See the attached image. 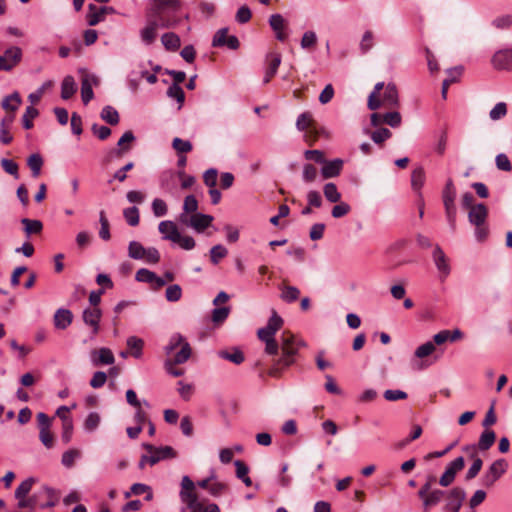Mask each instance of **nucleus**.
Listing matches in <instances>:
<instances>
[{
    "label": "nucleus",
    "instance_id": "1",
    "mask_svg": "<svg viewBox=\"0 0 512 512\" xmlns=\"http://www.w3.org/2000/svg\"><path fill=\"white\" fill-rule=\"evenodd\" d=\"M281 351V356L274 361L268 370V375L274 378L280 377L282 371L295 362L298 347L295 344L294 336L289 332H283L282 334Z\"/></svg>",
    "mask_w": 512,
    "mask_h": 512
},
{
    "label": "nucleus",
    "instance_id": "2",
    "mask_svg": "<svg viewBox=\"0 0 512 512\" xmlns=\"http://www.w3.org/2000/svg\"><path fill=\"white\" fill-rule=\"evenodd\" d=\"M164 12L156 14L152 11V7L146 11V25L140 30V38L145 45H151L157 38L158 28H170L173 27L176 22L166 19L163 16Z\"/></svg>",
    "mask_w": 512,
    "mask_h": 512
},
{
    "label": "nucleus",
    "instance_id": "3",
    "mask_svg": "<svg viewBox=\"0 0 512 512\" xmlns=\"http://www.w3.org/2000/svg\"><path fill=\"white\" fill-rule=\"evenodd\" d=\"M487 217L488 209L483 203L476 204L468 212V220L475 227V237L478 241H484L489 234Z\"/></svg>",
    "mask_w": 512,
    "mask_h": 512
},
{
    "label": "nucleus",
    "instance_id": "4",
    "mask_svg": "<svg viewBox=\"0 0 512 512\" xmlns=\"http://www.w3.org/2000/svg\"><path fill=\"white\" fill-rule=\"evenodd\" d=\"M296 127L299 131L305 132L304 139L309 145H312L320 135L318 125L310 112H303L298 116Z\"/></svg>",
    "mask_w": 512,
    "mask_h": 512
},
{
    "label": "nucleus",
    "instance_id": "5",
    "mask_svg": "<svg viewBox=\"0 0 512 512\" xmlns=\"http://www.w3.org/2000/svg\"><path fill=\"white\" fill-rule=\"evenodd\" d=\"M456 190L452 179H448L442 192V199L445 208L446 218L452 230L456 227L457 209L455 206Z\"/></svg>",
    "mask_w": 512,
    "mask_h": 512
},
{
    "label": "nucleus",
    "instance_id": "6",
    "mask_svg": "<svg viewBox=\"0 0 512 512\" xmlns=\"http://www.w3.org/2000/svg\"><path fill=\"white\" fill-rule=\"evenodd\" d=\"M176 456V450H148L147 454L141 456L139 468L143 469L147 464L153 466L161 460L172 459Z\"/></svg>",
    "mask_w": 512,
    "mask_h": 512
},
{
    "label": "nucleus",
    "instance_id": "7",
    "mask_svg": "<svg viewBox=\"0 0 512 512\" xmlns=\"http://www.w3.org/2000/svg\"><path fill=\"white\" fill-rule=\"evenodd\" d=\"M115 9L111 6L98 7L95 4L88 5L86 21L89 26H95L105 20L106 15L114 14Z\"/></svg>",
    "mask_w": 512,
    "mask_h": 512
},
{
    "label": "nucleus",
    "instance_id": "8",
    "mask_svg": "<svg viewBox=\"0 0 512 512\" xmlns=\"http://www.w3.org/2000/svg\"><path fill=\"white\" fill-rule=\"evenodd\" d=\"M22 51L19 47L7 49L3 55H0V71H10L21 61Z\"/></svg>",
    "mask_w": 512,
    "mask_h": 512
},
{
    "label": "nucleus",
    "instance_id": "9",
    "mask_svg": "<svg viewBox=\"0 0 512 512\" xmlns=\"http://www.w3.org/2000/svg\"><path fill=\"white\" fill-rule=\"evenodd\" d=\"M507 469V463L505 460H496L490 466L488 472L483 477V485L491 487Z\"/></svg>",
    "mask_w": 512,
    "mask_h": 512
},
{
    "label": "nucleus",
    "instance_id": "10",
    "mask_svg": "<svg viewBox=\"0 0 512 512\" xmlns=\"http://www.w3.org/2000/svg\"><path fill=\"white\" fill-rule=\"evenodd\" d=\"M38 427L40 430V440L43 445L50 447L53 445V434L50 431L51 419L43 412H40L36 416Z\"/></svg>",
    "mask_w": 512,
    "mask_h": 512
},
{
    "label": "nucleus",
    "instance_id": "11",
    "mask_svg": "<svg viewBox=\"0 0 512 512\" xmlns=\"http://www.w3.org/2000/svg\"><path fill=\"white\" fill-rule=\"evenodd\" d=\"M102 317V311L99 307H88L83 311L82 319L84 323L92 328V334H98L100 330V320Z\"/></svg>",
    "mask_w": 512,
    "mask_h": 512
},
{
    "label": "nucleus",
    "instance_id": "12",
    "mask_svg": "<svg viewBox=\"0 0 512 512\" xmlns=\"http://www.w3.org/2000/svg\"><path fill=\"white\" fill-rule=\"evenodd\" d=\"M463 467H464V458L457 457L455 460H453L449 464L446 471L440 477L439 484L443 487L449 486L454 481V478H455V475L457 474V472L462 470Z\"/></svg>",
    "mask_w": 512,
    "mask_h": 512
},
{
    "label": "nucleus",
    "instance_id": "13",
    "mask_svg": "<svg viewBox=\"0 0 512 512\" xmlns=\"http://www.w3.org/2000/svg\"><path fill=\"white\" fill-rule=\"evenodd\" d=\"M99 80L95 75L84 73L81 78V98L85 105H87L94 96L92 86L98 85Z\"/></svg>",
    "mask_w": 512,
    "mask_h": 512
},
{
    "label": "nucleus",
    "instance_id": "14",
    "mask_svg": "<svg viewBox=\"0 0 512 512\" xmlns=\"http://www.w3.org/2000/svg\"><path fill=\"white\" fill-rule=\"evenodd\" d=\"M181 486L182 489L180 496L182 501L185 502L188 507L198 502V496L195 492V485L188 476H184L182 478Z\"/></svg>",
    "mask_w": 512,
    "mask_h": 512
},
{
    "label": "nucleus",
    "instance_id": "15",
    "mask_svg": "<svg viewBox=\"0 0 512 512\" xmlns=\"http://www.w3.org/2000/svg\"><path fill=\"white\" fill-rule=\"evenodd\" d=\"M492 64L498 70H512V48L497 51L492 57Z\"/></svg>",
    "mask_w": 512,
    "mask_h": 512
},
{
    "label": "nucleus",
    "instance_id": "16",
    "mask_svg": "<svg viewBox=\"0 0 512 512\" xmlns=\"http://www.w3.org/2000/svg\"><path fill=\"white\" fill-rule=\"evenodd\" d=\"M269 24L279 41L283 42L287 39L288 34L285 32L287 28V21L281 14L271 15L269 18Z\"/></svg>",
    "mask_w": 512,
    "mask_h": 512
},
{
    "label": "nucleus",
    "instance_id": "17",
    "mask_svg": "<svg viewBox=\"0 0 512 512\" xmlns=\"http://www.w3.org/2000/svg\"><path fill=\"white\" fill-rule=\"evenodd\" d=\"M466 497L465 491L460 487L453 488L448 496L446 510L450 512H459L462 503Z\"/></svg>",
    "mask_w": 512,
    "mask_h": 512
},
{
    "label": "nucleus",
    "instance_id": "18",
    "mask_svg": "<svg viewBox=\"0 0 512 512\" xmlns=\"http://www.w3.org/2000/svg\"><path fill=\"white\" fill-rule=\"evenodd\" d=\"M135 141V136L132 131H126L118 140L117 148L112 151L118 158H122L126 153L131 150V144Z\"/></svg>",
    "mask_w": 512,
    "mask_h": 512
},
{
    "label": "nucleus",
    "instance_id": "19",
    "mask_svg": "<svg viewBox=\"0 0 512 512\" xmlns=\"http://www.w3.org/2000/svg\"><path fill=\"white\" fill-rule=\"evenodd\" d=\"M213 219V216L208 214L194 213L190 216L189 226L201 233L211 225Z\"/></svg>",
    "mask_w": 512,
    "mask_h": 512
},
{
    "label": "nucleus",
    "instance_id": "20",
    "mask_svg": "<svg viewBox=\"0 0 512 512\" xmlns=\"http://www.w3.org/2000/svg\"><path fill=\"white\" fill-rule=\"evenodd\" d=\"M433 260L441 275L445 278L450 273L448 259L439 245H436L433 251Z\"/></svg>",
    "mask_w": 512,
    "mask_h": 512
},
{
    "label": "nucleus",
    "instance_id": "21",
    "mask_svg": "<svg viewBox=\"0 0 512 512\" xmlns=\"http://www.w3.org/2000/svg\"><path fill=\"white\" fill-rule=\"evenodd\" d=\"M321 174L324 179L334 178L338 176L343 167V161L341 159H334L332 161H326L322 163Z\"/></svg>",
    "mask_w": 512,
    "mask_h": 512
},
{
    "label": "nucleus",
    "instance_id": "22",
    "mask_svg": "<svg viewBox=\"0 0 512 512\" xmlns=\"http://www.w3.org/2000/svg\"><path fill=\"white\" fill-rule=\"evenodd\" d=\"M268 67L266 69L265 77L263 82L269 83L271 79L277 73V70L281 64V55L279 53H270L267 55Z\"/></svg>",
    "mask_w": 512,
    "mask_h": 512
},
{
    "label": "nucleus",
    "instance_id": "23",
    "mask_svg": "<svg viewBox=\"0 0 512 512\" xmlns=\"http://www.w3.org/2000/svg\"><path fill=\"white\" fill-rule=\"evenodd\" d=\"M152 2V11L156 14L165 12L166 10L177 11L181 7L179 0H150Z\"/></svg>",
    "mask_w": 512,
    "mask_h": 512
},
{
    "label": "nucleus",
    "instance_id": "24",
    "mask_svg": "<svg viewBox=\"0 0 512 512\" xmlns=\"http://www.w3.org/2000/svg\"><path fill=\"white\" fill-rule=\"evenodd\" d=\"M92 361L95 365H111L114 363L115 358L109 348H101L92 352Z\"/></svg>",
    "mask_w": 512,
    "mask_h": 512
},
{
    "label": "nucleus",
    "instance_id": "25",
    "mask_svg": "<svg viewBox=\"0 0 512 512\" xmlns=\"http://www.w3.org/2000/svg\"><path fill=\"white\" fill-rule=\"evenodd\" d=\"M463 72V67L458 66L447 70L448 78L444 79L442 83L441 95L443 99L447 98L448 88L452 83L458 81L459 77Z\"/></svg>",
    "mask_w": 512,
    "mask_h": 512
},
{
    "label": "nucleus",
    "instance_id": "26",
    "mask_svg": "<svg viewBox=\"0 0 512 512\" xmlns=\"http://www.w3.org/2000/svg\"><path fill=\"white\" fill-rule=\"evenodd\" d=\"M382 102H383V105L387 106V107H397L398 106V104H399L398 91H397L395 84H393V83L387 84L384 94H383Z\"/></svg>",
    "mask_w": 512,
    "mask_h": 512
},
{
    "label": "nucleus",
    "instance_id": "27",
    "mask_svg": "<svg viewBox=\"0 0 512 512\" xmlns=\"http://www.w3.org/2000/svg\"><path fill=\"white\" fill-rule=\"evenodd\" d=\"M158 230L163 235L164 240H169L171 242L175 240L174 233H180L177 225L170 220L160 222L158 225Z\"/></svg>",
    "mask_w": 512,
    "mask_h": 512
},
{
    "label": "nucleus",
    "instance_id": "28",
    "mask_svg": "<svg viewBox=\"0 0 512 512\" xmlns=\"http://www.w3.org/2000/svg\"><path fill=\"white\" fill-rule=\"evenodd\" d=\"M161 42L167 50L176 51L181 45L180 38L173 32H168L162 35Z\"/></svg>",
    "mask_w": 512,
    "mask_h": 512
},
{
    "label": "nucleus",
    "instance_id": "29",
    "mask_svg": "<svg viewBox=\"0 0 512 512\" xmlns=\"http://www.w3.org/2000/svg\"><path fill=\"white\" fill-rule=\"evenodd\" d=\"M281 289V295L280 298L287 303L295 302L300 295V290L291 285H283L280 287Z\"/></svg>",
    "mask_w": 512,
    "mask_h": 512
},
{
    "label": "nucleus",
    "instance_id": "30",
    "mask_svg": "<svg viewBox=\"0 0 512 512\" xmlns=\"http://www.w3.org/2000/svg\"><path fill=\"white\" fill-rule=\"evenodd\" d=\"M100 116L103 121L110 125H117L120 120L118 111L110 105L102 109Z\"/></svg>",
    "mask_w": 512,
    "mask_h": 512
},
{
    "label": "nucleus",
    "instance_id": "31",
    "mask_svg": "<svg viewBox=\"0 0 512 512\" xmlns=\"http://www.w3.org/2000/svg\"><path fill=\"white\" fill-rule=\"evenodd\" d=\"M21 223L24 226V231L27 235L40 234L43 229L42 222L39 220L23 218Z\"/></svg>",
    "mask_w": 512,
    "mask_h": 512
},
{
    "label": "nucleus",
    "instance_id": "32",
    "mask_svg": "<svg viewBox=\"0 0 512 512\" xmlns=\"http://www.w3.org/2000/svg\"><path fill=\"white\" fill-rule=\"evenodd\" d=\"M219 356L222 359L228 360L236 365L241 364L244 361V354L238 348H233L232 351H220Z\"/></svg>",
    "mask_w": 512,
    "mask_h": 512
},
{
    "label": "nucleus",
    "instance_id": "33",
    "mask_svg": "<svg viewBox=\"0 0 512 512\" xmlns=\"http://www.w3.org/2000/svg\"><path fill=\"white\" fill-rule=\"evenodd\" d=\"M27 165L31 169L32 176L38 177L40 175L41 168L43 166V159L37 153L32 154L27 159Z\"/></svg>",
    "mask_w": 512,
    "mask_h": 512
},
{
    "label": "nucleus",
    "instance_id": "34",
    "mask_svg": "<svg viewBox=\"0 0 512 512\" xmlns=\"http://www.w3.org/2000/svg\"><path fill=\"white\" fill-rule=\"evenodd\" d=\"M127 346L131 350L132 356L135 358H140L142 355V349L144 346V342L142 339L136 336H130L127 339Z\"/></svg>",
    "mask_w": 512,
    "mask_h": 512
},
{
    "label": "nucleus",
    "instance_id": "35",
    "mask_svg": "<svg viewBox=\"0 0 512 512\" xmlns=\"http://www.w3.org/2000/svg\"><path fill=\"white\" fill-rule=\"evenodd\" d=\"M173 243L178 244L184 250H192L196 246V242L193 237L188 235H181V233H174Z\"/></svg>",
    "mask_w": 512,
    "mask_h": 512
},
{
    "label": "nucleus",
    "instance_id": "36",
    "mask_svg": "<svg viewBox=\"0 0 512 512\" xmlns=\"http://www.w3.org/2000/svg\"><path fill=\"white\" fill-rule=\"evenodd\" d=\"M21 99L18 93H14L4 98L2 107L10 113H13L19 108Z\"/></svg>",
    "mask_w": 512,
    "mask_h": 512
},
{
    "label": "nucleus",
    "instance_id": "37",
    "mask_svg": "<svg viewBox=\"0 0 512 512\" xmlns=\"http://www.w3.org/2000/svg\"><path fill=\"white\" fill-rule=\"evenodd\" d=\"M146 248L138 241H131L128 245V255L135 260H143Z\"/></svg>",
    "mask_w": 512,
    "mask_h": 512
},
{
    "label": "nucleus",
    "instance_id": "38",
    "mask_svg": "<svg viewBox=\"0 0 512 512\" xmlns=\"http://www.w3.org/2000/svg\"><path fill=\"white\" fill-rule=\"evenodd\" d=\"M444 494L445 492L439 489L433 490L430 493H428L427 496L422 498L425 508H430L432 506L437 505L444 497Z\"/></svg>",
    "mask_w": 512,
    "mask_h": 512
},
{
    "label": "nucleus",
    "instance_id": "39",
    "mask_svg": "<svg viewBox=\"0 0 512 512\" xmlns=\"http://www.w3.org/2000/svg\"><path fill=\"white\" fill-rule=\"evenodd\" d=\"M496 439V434L491 429H485L480 435L477 448H490Z\"/></svg>",
    "mask_w": 512,
    "mask_h": 512
},
{
    "label": "nucleus",
    "instance_id": "40",
    "mask_svg": "<svg viewBox=\"0 0 512 512\" xmlns=\"http://www.w3.org/2000/svg\"><path fill=\"white\" fill-rule=\"evenodd\" d=\"M99 222L101 225V228L99 230V237L104 241L110 240V224L103 210H101L99 213Z\"/></svg>",
    "mask_w": 512,
    "mask_h": 512
},
{
    "label": "nucleus",
    "instance_id": "41",
    "mask_svg": "<svg viewBox=\"0 0 512 512\" xmlns=\"http://www.w3.org/2000/svg\"><path fill=\"white\" fill-rule=\"evenodd\" d=\"M323 192H324L326 199L329 202L337 203L341 199V194L338 191L337 186L332 182H329L324 185Z\"/></svg>",
    "mask_w": 512,
    "mask_h": 512
},
{
    "label": "nucleus",
    "instance_id": "42",
    "mask_svg": "<svg viewBox=\"0 0 512 512\" xmlns=\"http://www.w3.org/2000/svg\"><path fill=\"white\" fill-rule=\"evenodd\" d=\"M123 216H124L126 222L130 226L135 227L139 224V221H140L139 209L136 206H132V207L124 209Z\"/></svg>",
    "mask_w": 512,
    "mask_h": 512
},
{
    "label": "nucleus",
    "instance_id": "43",
    "mask_svg": "<svg viewBox=\"0 0 512 512\" xmlns=\"http://www.w3.org/2000/svg\"><path fill=\"white\" fill-rule=\"evenodd\" d=\"M191 353L192 350L190 344L188 342L183 343L180 350L175 354L174 358L171 360L173 363L183 364L190 358Z\"/></svg>",
    "mask_w": 512,
    "mask_h": 512
},
{
    "label": "nucleus",
    "instance_id": "44",
    "mask_svg": "<svg viewBox=\"0 0 512 512\" xmlns=\"http://www.w3.org/2000/svg\"><path fill=\"white\" fill-rule=\"evenodd\" d=\"M35 483V479L33 477H29L26 480L22 481L17 489L15 490V498H25L30 493L33 484Z\"/></svg>",
    "mask_w": 512,
    "mask_h": 512
},
{
    "label": "nucleus",
    "instance_id": "45",
    "mask_svg": "<svg viewBox=\"0 0 512 512\" xmlns=\"http://www.w3.org/2000/svg\"><path fill=\"white\" fill-rule=\"evenodd\" d=\"M425 182V173L422 167H418L413 170L411 175V185L415 191L422 188Z\"/></svg>",
    "mask_w": 512,
    "mask_h": 512
},
{
    "label": "nucleus",
    "instance_id": "46",
    "mask_svg": "<svg viewBox=\"0 0 512 512\" xmlns=\"http://www.w3.org/2000/svg\"><path fill=\"white\" fill-rule=\"evenodd\" d=\"M227 254L228 250L223 245L217 244L210 249V260L214 265H217Z\"/></svg>",
    "mask_w": 512,
    "mask_h": 512
},
{
    "label": "nucleus",
    "instance_id": "47",
    "mask_svg": "<svg viewBox=\"0 0 512 512\" xmlns=\"http://www.w3.org/2000/svg\"><path fill=\"white\" fill-rule=\"evenodd\" d=\"M182 297V288L178 284L169 285L165 291V298L168 302H177Z\"/></svg>",
    "mask_w": 512,
    "mask_h": 512
},
{
    "label": "nucleus",
    "instance_id": "48",
    "mask_svg": "<svg viewBox=\"0 0 512 512\" xmlns=\"http://www.w3.org/2000/svg\"><path fill=\"white\" fill-rule=\"evenodd\" d=\"M172 147L178 154L188 153L192 150V143L188 140H183L175 137L172 141Z\"/></svg>",
    "mask_w": 512,
    "mask_h": 512
},
{
    "label": "nucleus",
    "instance_id": "49",
    "mask_svg": "<svg viewBox=\"0 0 512 512\" xmlns=\"http://www.w3.org/2000/svg\"><path fill=\"white\" fill-rule=\"evenodd\" d=\"M507 104L505 102L497 103L489 112V117L493 121L500 120L507 115Z\"/></svg>",
    "mask_w": 512,
    "mask_h": 512
},
{
    "label": "nucleus",
    "instance_id": "50",
    "mask_svg": "<svg viewBox=\"0 0 512 512\" xmlns=\"http://www.w3.org/2000/svg\"><path fill=\"white\" fill-rule=\"evenodd\" d=\"M436 347L435 344L431 341H428L422 345H420L414 352V355L416 358L423 359L425 357L430 356L434 351Z\"/></svg>",
    "mask_w": 512,
    "mask_h": 512
},
{
    "label": "nucleus",
    "instance_id": "51",
    "mask_svg": "<svg viewBox=\"0 0 512 512\" xmlns=\"http://www.w3.org/2000/svg\"><path fill=\"white\" fill-rule=\"evenodd\" d=\"M38 116V110L33 106H28L22 117L23 127L25 129H31L33 127V119Z\"/></svg>",
    "mask_w": 512,
    "mask_h": 512
},
{
    "label": "nucleus",
    "instance_id": "52",
    "mask_svg": "<svg viewBox=\"0 0 512 512\" xmlns=\"http://www.w3.org/2000/svg\"><path fill=\"white\" fill-rule=\"evenodd\" d=\"M187 341L180 334L171 336L169 343L165 346L164 350L167 355L171 354L177 347H181Z\"/></svg>",
    "mask_w": 512,
    "mask_h": 512
},
{
    "label": "nucleus",
    "instance_id": "53",
    "mask_svg": "<svg viewBox=\"0 0 512 512\" xmlns=\"http://www.w3.org/2000/svg\"><path fill=\"white\" fill-rule=\"evenodd\" d=\"M392 136V133L387 128H380L371 133L370 137L376 144H382L384 141L389 139Z\"/></svg>",
    "mask_w": 512,
    "mask_h": 512
},
{
    "label": "nucleus",
    "instance_id": "54",
    "mask_svg": "<svg viewBox=\"0 0 512 512\" xmlns=\"http://www.w3.org/2000/svg\"><path fill=\"white\" fill-rule=\"evenodd\" d=\"M167 95L170 97V98H174L177 100V102L182 105L184 100H185V93L183 91V89L180 87V85H177V84H172L168 90H167Z\"/></svg>",
    "mask_w": 512,
    "mask_h": 512
},
{
    "label": "nucleus",
    "instance_id": "55",
    "mask_svg": "<svg viewBox=\"0 0 512 512\" xmlns=\"http://www.w3.org/2000/svg\"><path fill=\"white\" fill-rule=\"evenodd\" d=\"M229 313H230L229 307L215 308L212 311V321L215 324L223 323L227 319Z\"/></svg>",
    "mask_w": 512,
    "mask_h": 512
},
{
    "label": "nucleus",
    "instance_id": "56",
    "mask_svg": "<svg viewBox=\"0 0 512 512\" xmlns=\"http://www.w3.org/2000/svg\"><path fill=\"white\" fill-rule=\"evenodd\" d=\"M156 278V274L146 268H141L136 272L135 279L138 282L151 284Z\"/></svg>",
    "mask_w": 512,
    "mask_h": 512
},
{
    "label": "nucleus",
    "instance_id": "57",
    "mask_svg": "<svg viewBox=\"0 0 512 512\" xmlns=\"http://www.w3.org/2000/svg\"><path fill=\"white\" fill-rule=\"evenodd\" d=\"M374 45V35L373 32L370 30H367L361 39L360 42V50L362 53H367Z\"/></svg>",
    "mask_w": 512,
    "mask_h": 512
},
{
    "label": "nucleus",
    "instance_id": "58",
    "mask_svg": "<svg viewBox=\"0 0 512 512\" xmlns=\"http://www.w3.org/2000/svg\"><path fill=\"white\" fill-rule=\"evenodd\" d=\"M100 423V416L97 412H91L88 414L84 421V428L86 431L95 430Z\"/></svg>",
    "mask_w": 512,
    "mask_h": 512
},
{
    "label": "nucleus",
    "instance_id": "59",
    "mask_svg": "<svg viewBox=\"0 0 512 512\" xmlns=\"http://www.w3.org/2000/svg\"><path fill=\"white\" fill-rule=\"evenodd\" d=\"M1 166L4 169V171L12 176H14L16 179L19 178L18 173V164L10 159H2L1 160Z\"/></svg>",
    "mask_w": 512,
    "mask_h": 512
},
{
    "label": "nucleus",
    "instance_id": "60",
    "mask_svg": "<svg viewBox=\"0 0 512 512\" xmlns=\"http://www.w3.org/2000/svg\"><path fill=\"white\" fill-rule=\"evenodd\" d=\"M283 325V319L277 314L275 310L272 311V315L268 320L266 327L268 330H272L273 332H277L281 329Z\"/></svg>",
    "mask_w": 512,
    "mask_h": 512
},
{
    "label": "nucleus",
    "instance_id": "61",
    "mask_svg": "<svg viewBox=\"0 0 512 512\" xmlns=\"http://www.w3.org/2000/svg\"><path fill=\"white\" fill-rule=\"evenodd\" d=\"M228 38V28H221L219 29L212 40V46L213 47H223L225 46V42Z\"/></svg>",
    "mask_w": 512,
    "mask_h": 512
},
{
    "label": "nucleus",
    "instance_id": "62",
    "mask_svg": "<svg viewBox=\"0 0 512 512\" xmlns=\"http://www.w3.org/2000/svg\"><path fill=\"white\" fill-rule=\"evenodd\" d=\"M152 210L156 217H162L167 214V205L164 200L156 198L152 202Z\"/></svg>",
    "mask_w": 512,
    "mask_h": 512
},
{
    "label": "nucleus",
    "instance_id": "63",
    "mask_svg": "<svg viewBox=\"0 0 512 512\" xmlns=\"http://www.w3.org/2000/svg\"><path fill=\"white\" fill-rule=\"evenodd\" d=\"M143 260L148 264H157L160 261V253L155 247L146 248Z\"/></svg>",
    "mask_w": 512,
    "mask_h": 512
},
{
    "label": "nucleus",
    "instance_id": "64",
    "mask_svg": "<svg viewBox=\"0 0 512 512\" xmlns=\"http://www.w3.org/2000/svg\"><path fill=\"white\" fill-rule=\"evenodd\" d=\"M401 115L399 112L393 111L383 115V122L395 128L401 124Z\"/></svg>",
    "mask_w": 512,
    "mask_h": 512
}]
</instances>
